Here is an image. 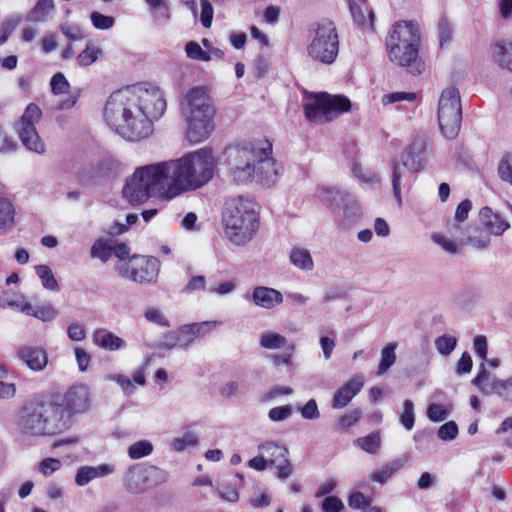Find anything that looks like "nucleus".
Listing matches in <instances>:
<instances>
[{"label": "nucleus", "instance_id": "obj_1", "mask_svg": "<svg viewBox=\"0 0 512 512\" xmlns=\"http://www.w3.org/2000/svg\"><path fill=\"white\" fill-rule=\"evenodd\" d=\"M166 101L154 86H133L113 92L104 107L107 124L122 138L140 141L153 133V121L164 114Z\"/></svg>", "mask_w": 512, "mask_h": 512}, {"label": "nucleus", "instance_id": "obj_2", "mask_svg": "<svg viewBox=\"0 0 512 512\" xmlns=\"http://www.w3.org/2000/svg\"><path fill=\"white\" fill-rule=\"evenodd\" d=\"M161 164L169 187L192 191L201 188L213 178L216 161L210 148H201L178 160Z\"/></svg>", "mask_w": 512, "mask_h": 512}, {"label": "nucleus", "instance_id": "obj_3", "mask_svg": "<svg viewBox=\"0 0 512 512\" xmlns=\"http://www.w3.org/2000/svg\"><path fill=\"white\" fill-rule=\"evenodd\" d=\"M66 416L53 400H31L26 402L17 415V427L28 437H52L64 433Z\"/></svg>", "mask_w": 512, "mask_h": 512}, {"label": "nucleus", "instance_id": "obj_4", "mask_svg": "<svg viewBox=\"0 0 512 512\" xmlns=\"http://www.w3.org/2000/svg\"><path fill=\"white\" fill-rule=\"evenodd\" d=\"M224 233L228 240L237 246L250 242L259 227L257 204L238 196L229 199L222 214Z\"/></svg>", "mask_w": 512, "mask_h": 512}, {"label": "nucleus", "instance_id": "obj_5", "mask_svg": "<svg viewBox=\"0 0 512 512\" xmlns=\"http://www.w3.org/2000/svg\"><path fill=\"white\" fill-rule=\"evenodd\" d=\"M182 111L188 121L187 138L191 143L207 139L214 129L215 108L206 87L191 88L182 102Z\"/></svg>", "mask_w": 512, "mask_h": 512}, {"label": "nucleus", "instance_id": "obj_6", "mask_svg": "<svg viewBox=\"0 0 512 512\" xmlns=\"http://www.w3.org/2000/svg\"><path fill=\"white\" fill-rule=\"evenodd\" d=\"M169 188L168 178L161 163L139 167L126 180L123 197L131 205H140L153 194H160Z\"/></svg>", "mask_w": 512, "mask_h": 512}, {"label": "nucleus", "instance_id": "obj_7", "mask_svg": "<svg viewBox=\"0 0 512 512\" xmlns=\"http://www.w3.org/2000/svg\"><path fill=\"white\" fill-rule=\"evenodd\" d=\"M307 56L314 62L331 65L339 54V34L335 23L327 18L313 23L309 29Z\"/></svg>", "mask_w": 512, "mask_h": 512}, {"label": "nucleus", "instance_id": "obj_8", "mask_svg": "<svg viewBox=\"0 0 512 512\" xmlns=\"http://www.w3.org/2000/svg\"><path fill=\"white\" fill-rule=\"evenodd\" d=\"M256 142L231 145L223 152L228 175L235 184H247L254 180Z\"/></svg>", "mask_w": 512, "mask_h": 512}, {"label": "nucleus", "instance_id": "obj_9", "mask_svg": "<svg viewBox=\"0 0 512 512\" xmlns=\"http://www.w3.org/2000/svg\"><path fill=\"white\" fill-rule=\"evenodd\" d=\"M437 118L440 130L447 139H454L460 130L462 108L459 90L448 87L441 93Z\"/></svg>", "mask_w": 512, "mask_h": 512}, {"label": "nucleus", "instance_id": "obj_10", "mask_svg": "<svg viewBox=\"0 0 512 512\" xmlns=\"http://www.w3.org/2000/svg\"><path fill=\"white\" fill-rule=\"evenodd\" d=\"M350 108L351 102L346 96L322 92L314 96L313 102L304 105V114L310 122L325 123Z\"/></svg>", "mask_w": 512, "mask_h": 512}, {"label": "nucleus", "instance_id": "obj_11", "mask_svg": "<svg viewBox=\"0 0 512 512\" xmlns=\"http://www.w3.org/2000/svg\"><path fill=\"white\" fill-rule=\"evenodd\" d=\"M42 111L35 103H30L25 108L22 116L13 124V129L17 133L22 145L30 152L44 154L46 145L40 138L36 123L41 119Z\"/></svg>", "mask_w": 512, "mask_h": 512}, {"label": "nucleus", "instance_id": "obj_12", "mask_svg": "<svg viewBox=\"0 0 512 512\" xmlns=\"http://www.w3.org/2000/svg\"><path fill=\"white\" fill-rule=\"evenodd\" d=\"M420 32L414 21L395 22L386 38L388 57L400 58V49L410 46H420Z\"/></svg>", "mask_w": 512, "mask_h": 512}, {"label": "nucleus", "instance_id": "obj_13", "mask_svg": "<svg viewBox=\"0 0 512 512\" xmlns=\"http://www.w3.org/2000/svg\"><path fill=\"white\" fill-rule=\"evenodd\" d=\"M272 144L268 140L256 141L254 180L263 186L273 185L279 176L281 167L271 157Z\"/></svg>", "mask_w": 512, "mask_h": 512}, {"label": "nucleus", "instance_id": "obj_14", "mask_svg": "<svg viewBox=\"0 0 512 512\" xmlns=\"http://www.w3.org/2000/svg\"><path fill=\"white\" fill-rule=\"evenodd\" d=\"M56 405L63 409L66 416V427L72 425V418L75 414L84 413L90 406V393L85 385H75L67 390L61 402Z\"/></svg>", "mask_w": 512, "mask_h": 512}, {"label": "nucleus", "instance_id": "obj_15", "mask_svg": "<svg viewBox=\"0 0 512 512\" xmlns=\"http://www.w3.org/2000/svg\"><path fill=\"white\" fill-rule=\"evenodd\" d=\"M159 472L160 470L155 466H147L142 463L133 464L124 473V485L131 493L144 492L152 485V478Z\"/></svg>", "mask_w": 512, "mask_h": 512}, {"label": "nucleus", "instance_id": "obj_16", "mask_svg": "<svg viewBox=\"0 0 512 512\" xmlns=\"http://www.w3.org/2000/svg\"><path fill=\"white\" fill-rule=\"evenodd\" d=\"M131 280L139 284L154 283L159 274L160 262L153 256L133 255L130 258Z\"/></svg>", "mask_w": 512, "mask_h": 512}, {"label": "nucleus", "instance_id": "obj_17", "mask_svg": "<svg viewBox=\"0 0 512 512\" xmlns=\"http://www.w3.org/2000/svg\"><path fill=\"white\" fill-rule=\"evenodd\" d=\"M400 160L413 173L420 172L426 163V142L423 138H415L401 153Z\"/></svg>", "mask_w": 512, "mask_h": 512}, {"label": "nucleus", "instance_id": "obj_18", "mask_svg": "<svg viewBox=\"0 0 512 512\" xmlns=\"http://www.w3.org/2000/svg\"><path fill=\"white\" fill-rule=\"evenodd\" d=\"M16 354L17 358L32 371L40 372L47 366L48 356L41 347L23 345L17 349Z\"/></svg>", "mask_w": 512, "mask_h": 512}, {"label": "nucleus", "instance_id": "obj_19", "mask_svg": "<svg viewBox=\"0 0 512 512\" xmlns=\"http://www.w3.org/2000/svg\"><path fill=\"white\" fill-rule=\"evenodd\" d=\"M364 386V377L356 375L340 387L334 394L332 401L333 409L346 407L351 400L361 391Z\"/></svg>", "mask_w": 512, "mask_h": 512}, {"label": "nucleus", "instance_id": "obj_20", "mask_svg": "<svg viewBox=\"0 0 512 512\" xmlns=\"http://www.w3.org/2000/svg\"><path fill=\"white\" fill-rule=\"evenodd\" d=\"M115 471V465L110 463H102L98 466H81L76 472L75 483L80 487H84L95 479L112 475Z\"/></svg>", "mask_w": 512, "mask_h": 512}, {"label": "nucleus", "instance_id": "obj_21", "mask_svg": "<svg viewBox=\"0 0 512 512\" xmlns=\"http://www.w3.org/2000/svg\"><path fill=\"white\" fill-rule=\"evenodd\" d=\"M420 46H410L407 49H400V58L395 60L394 57H389V60L399 67H405L412 75H419L424 70V63L419 57Z\"/></svg>", "mask_w": 512, "mask_h": 512}, {"label": "nucleus", "instance_id": "obj_22", "mask_svg": "<svg viewBox=\"0 0 512 512\" xmlns=\"http://www.w3.org/2000/svg\"><path fill=\"white\" fill-rule=\"evenodd\" d=\"M252 301L256 306L270 310L283 302V295L274 288L257 286L253 289Z\"/></svg>", "mask_w": 512, "mask_h": 512}, {"label": "nucleus", "instance_id": "obj_23", "mask_svg": "<svg viewBox=\"0 0 512 512\" xmlns=\"http://www.w3.org/2000/svg\"><path fill=\"white\" fill-rule=\"evenodd\" d=\"M353 21L360 27H373L374 12L366 0H348Z\"/></svg>", "mask_w": 512, "mask_h": 512}, {"label": "nucleus", "instance_id": "obj_24", "mask_svg": "<svg viewBox=\"0 0 512 512\" xmlns=\"http://www.w3.org/2000/svg\"><path fill=\"white\" fill-rule=\"evenodd\" d=\"M479 217L481 224L495 236L502 235L510 227L506 220L502 219L499 214L493 213L489 207H483L479 212Z\"/></svg>", "mask_w": 512, "mask_h": 512}, {"label": "nucleus", "instance_id": "obj_25", "mask_svg": "<svg viewBox=\"0 0 512 512\" xmlns=\"http://www.w3.org/2000/svg\"><path fill=\"white\" fill-rule=\"evenodd\" d=\"M343 204V211L337 216L336 221L341 228L347 229L359 220L361 208L359 203L350 197Z\"/></svg>", "mask_w": 512, "mask_h": 512}, {"label": "nucleus", "instance_id": "obj_26", "mask_svg": "<svg viewBox=\"0 0 512 512\" xmlns=\"http://www.w3.org/2000/svg\"><path fill=\"white\" fill-rule=\"evenodd\" d=\"M93 341L97 346L108 351H116L125 346V341L122 338L105 329L95 331Z\"/></svg>", "mask_w": 512, "mask_h": 512}, {"label": "nucleus", "instance_id": "obj_27", "mask_svg": "<svg viewBox=\"0 0 512 512\" xmlns=\"http://www.w3.org/2000/svg\"><path fill=\"white\" fill-rule=\"evenodd\" d=\"M390 168L392 170L391 183L393 194L398 204L401 205V182L405 178L406 172L409 171V169L405 163H403L401 160L399 161L397 158H393L390 161Z\"/></svg>", "mask_w": 512, "mask_h": 512}, {"label": "nucleus", "instance_id": "obj_28", "mask_svg": "<svg viewBox=\"0 0 512 512\" xmlns=\"http://www.w3.org/2000/svg\"><path fill=\"white\" fill-rule=\"evenodd\" d=\"M258 450L264 454L270 465H275L288 457L289 451L285 446L268 441L258 446Z\"/></svg>", "mask_w": 512, "mask_h": 512}, {"label": "nucleus", "instance_id": "obj_29", "mask_svg": "<svg viewBox=\"0 0 512 512\" xmlns=\"http://www.w3.org/2000/svg\"><path fill=\"white\" fill-rule=\"evenodd\" d=\"M493 56L500 67L512 72V42L500 41L495 43Z\"/></svg>", "mask_w": 512, "mask_h": 512}, {"label": "nucleus", "instance_id": "obj_30", "mask_svg": "<svg viewBox=\"0 0 512 512\" xmlns=\"http://www.w3.org/2000/svg\"><path fill=\"white\" fill-rule=\"evenodd\" d=\"M321 200L329 207H338L350 197L349 194L338 187H323L321 189Z\"/></svg>", "mask_w": 512, "mask_h": 512}, {"label": "nucleus", "instance_id": "obj_31", "mask_svg": "<svg viewBox=\"0 0 512 512\" xmlns=\"http://www.w3.org/2000/svg\"><path fill=\"white\" fill-rule=\"evenodd\" d=\"M291 263L305 271H311L314 268V262L310 252L307 249L293 247L289 255Z\"/></svg>", "mask_w": 512, "mask_h": 512}, {"label": "nucleus", "instance_id": "obj_32", "mask_svg": "<svg viewBox=\"0 0 512 512\" xmlns=\"http://www.w3.org/2000/svg\"><path fill=\"white\" fill-rule=\"evenodd\" d=\"M55 9L54 0H38L28 14L32 22H44Z\"/></svg>", "mask_w": 512, "mask_h": 512}, {"label": "nucleus", "instance_id": "obj_33", "mask_svg": "<svg viewBox=\"0 0 512 512\" xmlns=\"http://www.w3.org/2000/svg\"><path fill=\"white\" fill-rule=\"evenodd\" d=\"M287 343L286 337L273 331H264L259 339L260 346L268 350L284 348L287 346Z\"/></svg>", "mask_w": 512, "mask_h": 512}, {"label": "nucleus", "instance_id": "obj_34", "mask_svg": "<svg viewBox=\"0 0 512 512\" xmlns=\"http://www.w3.org/2000/svg\"><path fill=\"white\" fill-rule=\"evenodd\" d=\"M15 208L12 202L5 197H0V230H7L14 225Z\"/></svg>", "mask_w": 512, "mask_h": 512}, {"label": "nucleus", "instance_id": "obj_35", "mask_svg": "<svg viewBox=\"0 0 512 512\" xmlns=\"http://www.w3.org/2000/svg\"><path fill=\"white\" fill-rule=\"evenodd\" d=\"M102 53L103 51L99 46L92 43V41H89L87 42L85 49L78 54L76 60L79 66L87 67L95 63Z\"/></svg>", "mask_w": 512, "mask_h": 512}, {"label": "nucleus", "instance_id": "obj_36", "mask_svg": "<svg viewBox=\"0 0 512 512\" xmlns=\"http://www.w3.org/2000/svg\"><path fill=\"white\" fill-rule=\"evenodd\" d=\"M403 466V462L400 459L393 460L387 464H385L379 470H376L371 474V480L380 484H384L387 480L401 467Z\"/></svg>", "mask_w": 512, "mask_h": 512}, {"label": "nucleus", "instance_id": "obj_37", "mask_svg": "<svg viewBox=\"0 0 512 512\" xmlns=\"http://www.w3.org/2000/svg\"><path fill=\"white\" fill-rule=\"evenodd\" d=\"M475 385L483 394L492 395L494 394L493 378L490 379V374L485 368V364L481 363L479 372L476 377L472 380Z\"/></svg>", "mask_w": 512, "mask_h": 512}, {"label": "nucleus", "instance_id": "obj_38", "mask_svg": "<svg viewBox=\"0 0 512 512\" xmlns=\"http://www.w3.org/2000/svg\"><path fill=\"white\" fill-rule=\"evenodd\" d=\"M35 272L41 279L42 286L45 289L53 292H58L60 290L58 282L55 279L54 274L49 266L37 265L35 266Z\"/></svg>", "mask_w": 512, "mask_h": 512}, {"label": "nucleus", "instance_id": "obj_39", "mask_svg": "<svg viewBox=\"0 0 512 512\" xmlns=\"http://www.w3.org/2000/svg\"><path fill=\"white\" fill-rule=\"evenodd\" d=\"M397 348V343H389L387 344L381 351V360L378 365V375L384 374L387 370H389L396 361L395 350Z\"/></svg>", "mask_w": 512, "mask_h": 512}, {"label": "nucleus", "instance_id": "obj_40", "mask_svg": "<svg viewBox=\"0 0 512 512\" xmlns=\"http://www.w3.org/2000/svg\"><path fill=\"white\" fill-rule=\"evenodd\" d=\"M112 255L113 247L108 240L97 239L91 246L90 256L101 260L103 263H106Z\"/></svg>", "mask_w": 512, "mask_h": 512}, {"label": "nucleus", "instance_id": "obj_41", "mask_svg": "<svg viewBox=\"0 0 512 512\" xmlns=\"http://www.w3.org/2000/svg\"><path fill=\"white\" fill-rule=\"evenodd\" d=\"M153 452V444L149 440H140L128 447L127 454L133 459H141L149 456Z\"/></svg>", "mask_w": 512, "mask_h": 512}, {"label": "nucleus", "instance_id": "obj_42", "mask_svg": "<svg viewBox=\"0 0 512 512\" xmlns=\"http://www.w3.org/2000/svg\"><path fill=\"white\" fill-rule=\"evenodd\" d=\"M456 345L457 338L449 334L439 336L435 340V347L442 356H449L454 351Z\"/></svg>", "mask_w": 512, "mask_h": 512}, {"label": "nucleus", "instance_id": "obj_43", "mask_svg": "<svg viewBox=\"0 0 512 512\" xmlns=\"http://www.w3.org/2000/svg\"><path fill=\"white\" fill-rule=\"evenodd\" d=\"M198 443V436L195 432L188 431L183 436L174 438L171 442L173 450L182 452L189 447H194Z\"/></svg>", "mask_w": 512, "mask_h": 512}, {"label": "nucleus", "instance_id": "obj_44", "mask_svg": "<svg viewBox=\"0 0 512 512\" xmlns=\"http://www.w3.org/2000/svg\"><path fill=\"white\" fill-rule=\"evenodd\" d=\"M399 421L406 430L410 431L413 429L415 425V413L414 403L412 400H404L403 411L400 414Z\"/></svg>", "mask_w": 512, "mask_h": 512}, {"label": "nucleus", "instance_id": "obj_45", "mask_svg": "<svg viewBox=\"0 0 512 512\" xmlns=\"http://www.w3.org/2000/svg\"><path fill=\"white\" fill-rule=\"evenodd\" d=\"M28 315L33 316L43 322H50L57 317L58 311L53 307L52 304H44L36 308L32 306V311L28 313Z\"/></svg>", "mask_w": 512, "mask_h": 512}, {"label": "nucleus", "instance_id": "obj_46", "mask_svg": "<svg viewBox=\"0 0 512 512\" xmlns=\"http://www.w3.org/2000/svg\"><path fill=\"white\" fill-rule=\"evenodd\" d=\"M380 441V434L373 432L365 437L358 438L356 443L367 453L375 454L380 447Z\"/></svg>", "mask_w": 512, "mask_h": 512}, {"label": "nucleus", "instance_id": "obj_47", "mask_svg": "<svg viewBox=\"0 0 512 512\" xmlns=\"http://www.w3.org/2000/svg\"><path fill=\"white\" fill-rule=\"evenodd\" d=\"M157 20L170 18L169 6L166 0H145Z\"/></svg>", "mask_w": 512, "mask_h": 512}, {"label": "nucleus", "instance_id": "obj_48", "mask_svg": "<svg viewBox=\"0 0 512 512\" xmlns=\"http://www.w3.org/2000/svg\"><path fill=\"white\" fill-rule=\"evenodd\" d=\"M187 56L193 60L208 62L211 60L210 54L205 52L195 41H189L185 46Z\"/></svg>", "mask_w": 512, "mask_h": 512}, {"label": "nucleus", "instance_id": "obj_49", "mask_svg": "<svg viewBox=\"0 0 512 512\" xmlns=\"http://www.w3.org/2000/svg\"><path fill=\"white\" fill-rule=\"evenodd\" d=\"M51 91L54 95L68 93L70 84L61 72L54 74L50 81Z\"/></svg>", "mask_w": 512, "mask_h": 512}, {"label": "nucleus", "instance_id": "obj_50", "mask_svg": "<svg viewBox=\"0 0 512 512\" xmlns=\"http://www.w3.org/2000/svg\"><path fill=\"white\" fill-rule=\"evenodd\" d=\"M427 417L432 422H442L449 416V410L440 404L431 403L427 407Z\"/></svg>", "mask_w": 512, "mask_h": 512}, {"label": "nucleus", "instance_id": "obj_51", "mask_svg": "<svg viewBox=\"0 0 512 512\" xmlns=\"http://www.w3.org/2000/svg\"><path fill=\"white\" fill-rule=\"evenodd\" d=\"M458 426L454 421H448L438 429L437 436L442 441H452L458 435Z\"/></svg>", "mask_w": 512, "mask_h": 512}, {"label": "nucleus", "instance_id": "obj_52", "mask_svg": "<svg viewBox=\"0 0 512 512\" xmlns=\"http://www.w3.org/2000/svg\"><path fill=\"white\" fill-rule=\"evenodd\" d=\"M90 19L93 26L99 30L110 29L115 23V19L112 16H107L96 11L90 14Z\"/></svg>", "mask_w": 512, "mask_h": 512}, {"label": "nucleus", "instance_id": "obj_53", "mask_svg": "<svg viewBox=\"0 0 512 512\" xmlns=\"http://www.w3.org/2000/svg\"><path fill=\"white\" fill-rule=\"evenodd\" d=\"M20 22V16H13L0 24V45L6 42L9 35L14 31Z\"/></svg>", "mask_w": 512, "mask_h": 512}, {"label": "nucleus", "instance_id": "obj_54", "mask_svg": "<svg viewBox=\"0 0 512 512\" xmlns=\"http://www.w3.org/2000/svg\"><path fill=\"white\" fill-rule=\"evenodd\" d=\"M222 324L221 321H204L200 323H192L189 324L188 328H185L187 331H191L194 333L196 337L204 336L209 333L213 328L217 325Z\"/></svg>", "mask_w": 512, "mask_h": 512}, {"label": "nucleus", "instance_id": "obj_55", "mask_svg": "<svg viewBox=\"0 0 512 512\" xmlns=\"http://www.w3.org/2000/svg\"><path fill=\"white\" fill-rule=\"evenodd\" d=\"M498 174L503 181L512 184V153L502 158L498 166Z\"/></svg>", "mask_w": 512, "mask_h": 512}, {"label": "nucleus", "instance_id": "obj_56", "mask_svg": "<svg viewBox=\"0 0 512 512\" xmlns=\"http://www.w3.org/2000/svg\"><path fill=\"white\" fill-rule=\"evenodd\" d=\"M295 350V345L290 344L287 346L286 351L281 354H271L269 356L271 362L275 366L285 365V366H291L292 365V354Z\"/></svg>", "mask_w": 512, "mask_h": 512}, {"label": "nucleus", "instance_id": "obj_57", "mask_svg": "<svg viewBox=\"0 0 512 512\" xmlns=\"http://www.w3.org/2000/svg\"><path fill=\"white\" fill-rule=\"evenodd\" d=\"M416 98L415 93L411 92H393L389 94H384L382 96V104L384 106L392 103H397L401 101H414Z\"/></svg>", "mask_w": 512, "mask_h": 512}, {"label": "nucleus", "instance_id": "obj_58", "mask_svg": "<svg viewBox=\"0 0 512 512\" xmlns=\"http://www.w3.org/2000/svg\"><path fill=\"white\" fill-rule=\"evenodd\" d=\"M293 413L291 405L277 406L269 410L268 417L273 422L284 421Z\"/></svg>", "mask_w": 512, "mask_h": 512}, {"label": "nucleus", "instance_id": "obj_59", "mask_svg": "<svg viewBox=\"0 0 512 512\" xmlns=\"http://www.w3.org/2000/svg\"><path fill=\"white\" fill-rule=\"evenodd\" d=\"M431 239L449 254H457L459 252L458 244L445 236L433 234Z\"/></svg>", "mask_w": 512, "mask_h": 512}, {"label": "nucleus", "instance_id": "obj_60", "mask_svg": "<svg viewBox=\"0 0 512 512\" xmlns=\"http://www.w3.org/2000/svg\"><path fill=\"white\" fill-rule=\"evenodd\" d=\"M60 31L70 41H79L84 38L83 31L78 25L67 24V23L61 24Z\"/></svg>", "mask_w": 512, "mask_h": 512}, {"label": "nucleus", "instance_id": "obj_61", "mask_svg": "<svg viewBox=\"0 0 512 512\" xmlns=\"http://www.w3.org/2000/svg\"><path fill=\"white\" fill-rule=\"evenodd\" d=\"M330 334L332 337L328 336H321L319 339V344L321 346L323 356L326 360H329L331 358L332 352L335 348V338H336V332L330 331Z\"/></svg>", "mask_w": 512, "mask_h": 512}, {"label": "nucleus", "instance_id": "obj_62", "mask_svg": "<svg viewBox=\"0 0 512 512\" xmlns=\"http://www.w3.org/2000/svg\"><path fill=\"white\" fill-rule=\"evenodd\" d=\"M301 416L306 420H316L320 417L317 402L310 399L303 407L300 408Z\"/></svg>", "mask_w": 512, "mask_h": 512}, {"label": "nucleus", "instance_id": "obj_63", "mask_svg": "<svg viewBox=\"0 0 512 512\" xmlns=\"http://www.w3.org/2000/svg\"><path fill=\"white\" fill-rule=\"evenodd\" d=\"M179 345L181 347V337L178 332L170 331L163 335L162 339L160 340L159 347L165 348L167 350H171L174 347Z\"/></svg>", "mask_w": 512, "mask_h": 512}, {"label": "nucleus", "instance_id": "obj_64", "mask_svg": "<svg viewBox=\"0 0 512 512\" xmlns=\"http://www.w3.org/2000/svg\"><path fill=\"white\" fill-rule=\"evenodd\" d=\"M344 509L342 500L337 496H327L322 502L324 512H341Z\"/></svg>", "mask_w": 512, "mask_h": 512}]
</instances>
